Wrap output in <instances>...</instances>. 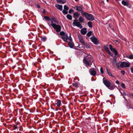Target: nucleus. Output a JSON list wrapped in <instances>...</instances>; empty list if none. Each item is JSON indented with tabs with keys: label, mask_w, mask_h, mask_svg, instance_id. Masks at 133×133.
<instances>
[{
	"label": "nucleus",
	"mask_w": 133,
	"mask_h": 133,
	"mask_svg": "<svg viewBox=\"0 0 133 133\" xmlns=\"http://www.w3.org/2000/svg\"><path fill=\"white\" fill-rule=\"evenodd\" d=\"M103 82L105 86L110 90H113L115 89V85H111V83L108 79L103 78Z\"/></svg>",
	"instance_id": "f257e3e1"
},
{
	"label": "nucleus",
	"mask_w": 133,
	"mask_h": 133,
	"mask_svg": "<svg viewBox=\"0 0 133 133\" xmlns=\"http://www.w3.org/2000/svg\"><path fill=\"white\" fill-rule=\"evenodd\" d=\"M82 16H84L86 19L92 21L94 19V17L92 14L85 12L83 13Z\"/></svg>",
	"instance_id": "f03ea898"
},
{
	"label": "nucleus",
	"mask_w": 133,
	"mask_h": 133,
	"mask_svg": "<svg viewBox=\"0 0 133 133\" xmlns=\"http://www.w3.org/2000/svg\"><path fill=\"white\" fill-rule=\"evenodd\" d=\"M120 67L122 68H127L130 66V63L125 61L120 62Z\"/></svg>",
	"instance_id": "7ed1b4c3"
},
{
	"label": "nucleus",
	"mask_w": 133,
	"mask_h": 133,
	"mask_svg": "<svg viewBox=\"0 0 133 133\" xmlns=\"http://www.w3.org/2000/svg\"><path fill=\"white\" fill-rule=\"evenodd\" d=\"M78 20L77 19H75L74 20V22L72 23V25L74 26H76L79 27L80 28H83L82 25L81 24L80 22L78 21Z\"/></svg>",
	"instance_id": "20e7f679"
},
{
	"label": "nucleus",
	"mask_w": 133,
	"mask_h": 133,
	"mask_svg": "<svg viewBox=\"0 0 133 133\" xmlns=\"http://www.w3.org/2000/svg\"><path fill=\"white\" fill-rule=\"evenodd\" d=\"M82 8L83 7L78 6H76L74 7V9L76 10L80 11L82 15H83V13L85 12L83 10Z\"/></svg>",
	"instance_id": "39448f33"
},
{
	"label": "nucleus",
	"mask_w": 133,
	"mask_h": 133,
	"mask_svg": "<svg viewBox=\"0 0 133 133\" xmlns=\"http://www.w3.org/2000/svg\"><path fill=\"white\" fill-rule=\"evenodd\" d=\"M91 40L94 43V44L96 45H97L99 44V42L97 41V38L96 37L94 36H92L90 38Z\"/></svg>",
	"instance_id": "423d86ee"
},
{
	"label": "nucleus",
	"mask_w": 133,
	"mask_h": 133,
	"mask_svg": "<svg viewBox=\"0 0 133 133\" xmlns=\"http://www.w3.org/2000/svg\"><path fill=\"white\" fill-rule=\"evenodd\" d=\"M64 9L62 11L63 14L64 15H66L68 14L67 11L69 9L68 6L65 5L64 6Z\"/></svg>",
	"instance_id": "0eeeda50"
},
{
	"label": "nucleus",
	"mask_w": 133,
	"mask_h": 133,
	"mask_svg": "<svg viewBox=\"0 0 133 133\" xmlns=\"http://www.w3.org/2000/svg\"><path fill=\"white\" fill-rule=\"evenodd\" d=\"M56 30L57 32H59L61 31V26L59 25L56 24L53 27Z\"/></svg>",
	"instance_id": "6e6552de"
},
{
	"label": "nucleus",
	"mask_w": 133,
	"mask_h": 133,
	"mask_svg": "<svg viewBox=\"0 0 133 133\" xmlns=\"http://www.w3.org/2000/svg\"><path fill=\"white\" fill-rule=\"evenodd\" d=\"M86 59L90 63V65H91L93 61L92 58L91 56L90 55H88L86 57Z\"/></svg>",
	"instance_id": "1a4fd4ad"
},
{
	"label": "nucleus",
	"mask_w": 133,
	"mask_h": 133,
	"mask_svg": "<svg viewBox=\"0 0 133 133\" xmlns=\"http://www.w3.org/2000/svg\"><path fill=\"white\" fill-rule=\"evenodd\" d=\"M95 70L94 68H92L89 70L90 73L91 75L95 76L96 75V71Z\"/></svg>",
	"instance_id": "9d476101"
},
{
	"label": "nucleus",
	"mask_w": 133,
	"mask_h": 133,
	"mask_svg": "<svg viewBox=\"0 0 133 133\" xmlns=\"http://www.w3.org/2000/svg\"><path fill=\"white\" fill-rule=\"evenodd\" d=\"M78 38L79 42H81L83 44L85 42L84 41L81 35H78Z\"/></svg>",
	"instance_id": "9b49d317"
},
{
	"label": "nucleus",
	"mask_w": 133,
	"mask_h": 133,
	"mask_svg": "<svg viewBox=\"0 0 133 133\" xmlns=\"http://www.w3.org/2000/svg\"><path fill=\"white\" fill-rule=\"evenodd\" d=\"M83 63L86 66H89L90 65V63L86 58H84L83 59Z\"/></svg>",
	"instance_id": "f8f14e48"
},
{
	"label": "nucleus",
	"mask_w": 133,
	"mask_h": 133,
	"mask_svg": "<svg viewBox=\"0 0 133 133\" xmlns=\"http://www.w3.org/2000/svg\"><path fill=\"white\" fill-rule=\"evenodd\" d=\"M79 14L78 13V12H76L73 14V16L75 19H77L79 17Z\"/></svg>",
	"instance_id": "ddd939ff"
},
{
	"label": "nucleus",
	"mask_w": 133,
	"mask_h": 133,
	"mask_svg": "<svg viewBox=\"0 0 133 133\" xmlns=\"http://www.w3.org/2000/svg\"><path fill=\"white\" fill-rule=\"evenodd\" d=\"M122 4L124 6H126L129 8L130 6H129V3L127 1H122Z\"/></svg>",
	"instance_id": "4468645a"
},
{
	"label": "nucleus",
	"mask_w": 133,
	"mask_h": 133,
	"mask_svg": "<svg viewBox=\"0 0 133 133\" xmlns=\"http://www.w3.org/2000/svg\"><path fill=\"white\" fill-rule=\"evenodd\" d=\"M81 34L83 35L86 34L87 32V29L86 28H84L81 29Z\"/></svg>",
	"instance_id": "2eb2a0df"
},
{
	"label": "nucleus",
	"mask_w": 133,
	"mask_h": 133,
	"mask_svg": "<svg viewBox=\"0 0 133 133\" xmlns=\"http://www.w3.org/2000/svg\"><path fill=\"white\" fill-rule=\"evenodd\" d=\"M51 21H52L53 22L55 23H58V21L57 20V19L54 17L52 16L51 17V18L50 19Z\"/></svg>",
	"instance_id": "dca6fc26"
},
{
	"label": "nucleus",
	"mask_w": 133,
	"mask_h": 133,
	"mask_svg": "<svg viewBox=\"0 0 133 133\" xmlns=\"http://www.w3.org/2000/svg\"><path fill=\"white\" fill-rule=\"evenodd\" d=\"M55 6L59 10L61 11L62 10L63 6L62 5L57 4V5H56Z\"/></svg>",
	"instance_id": "f3484780"
},
{
	"label": "nucleus",
	"mask_w": 133,
	"mask_h": 133,
	"mask_svg": "<svg viewBox=\"0 0 133 133\" xmlns=\"http://www.w3.org/2000/svg\"><path fill=\"white\" fill-rule=\"evenodd\" d=\"M68 42V45L69 47L71 48H73L74 46V44L73 42Z\"/></svg>",
	"instance_id": "a211bd4d"
},
{
	"label": "nucleus",
	"mask_w": 133,
	"mask_h": 133,
	"mask_svg": "<svg viewBox=\"0 0 133 133\" xmlns=\"http://www.w3.org/2000/svg\"><path fill=\"white\" fill-rule=\"evenodd\" d=\"M57 102L55 103L56 104L57 106L58 107H59L61 104V101L60 100L57 99V101L56 102Z\"/></svg>",
	"instance_id": "6ab92c4d"
},
{
	"label": "nucleus",
	"mask_w": 133,
	"mask_h": 133,
	"mask_svg": "<svg viewBox=\"0 0 133 133\" xmlns=\"http://www.w3.org/2000/svg\"><path fill=\"white\" fill-rule=\"evenodd\" d=\"M85 47L87 49H89L90 48V45L87 43L85 42L83 44Z\"/></svg>",
	"instance_id": "aec40b11"
},
{
	"label": "nucleus",
	"mask_w": 133,
	"mask_h": 133,
	"mask_svg": "<svg viewBox=\"0 0 133 133\" xmlns=\"http://www.w3.org/2000/svg\"><path fill=\"white\" fill-rule=\"evenodd\" d=\"M109 48L110 50L114 52L116 50L115 48H113L112 45L111 44L109 45Z\"/></svg>",
	"instance_id": "412c9836"
},
{
	"label": "nucleus",
	"mask_w": 133,
	"mask_h": 133,
	"mask_svg": "<svg viewBox=\"0 0 133 133\" xmlns=\"http://www.w3.org/2000/svg\"><path fill=\"white\" fill-rule=\"evenodd\" d=\"M67 18L69 20H71L72 19V16L70 14H68L66 16Z\"/></svg>",
	"instance_id": "4be33fe9"
},
{
	"label": "nucleus",
	"mask_w": 133,
	"mask_h": 133,
	"mask_svg": "<svg viewBox=\"0 0 133 133\" xmlns=\"http://www.w3.org/2000/svg\"><path fill=\"white\" fill-rule=\"evenodd\" d=\"M87 24L90 28H91L92 27V23L91 21L88 22Z\"/></svg>",
	"instance_id": "5701e85b"
},
{
	"label": "nucleus",
	"mask_w": 133,
	"mask_h": 133,
	"mask_svg": "<svg viewBox=\"0 0 133 133\" xmlns=\"http://www.w3.org/2000/svg\"><path fill=\"white\" fill-rule=\"evenodd\" d=\"M72 85L73 86H75L76 88H77L79 87V84L77 82H75L74 83H73L72 84Z\"/></svg>",
	"instance_id": "b1692460"
},
{
	"label": "nucleus",
	"mask_w": 133,
	"mask_h": 133,
	"mask_svg": "<svg viewBox=\"0 0 133 133\" xmlns=\"http://www.w3.org/2000/svg\"><path fill=\"white\" fill-rule=\"evenodd\" d=\"M78 21L81 23L83 22L84 19L83 18L82 16H80L78 19Z\"/></svg>",
	"instance_id": "393cba45"
},
{
	"label": "nucleus",
	"mask_w": 133,
	"mask_h": 133,
	"mask_svg": "<svg viewBox=\"0 0 133 133\" xmlns=\"http://www.w3.org/2000/svg\"><path fill=\"white\" fill-rule=\"evenodd\" d=\"M106 70H107V73L110 76H111V77L113 76L112 74H111V72H110V71H109L108 70V69H106Z\"/></svg>",
	"instance_id": "a878e982"
},
{
	"label": "nucleus",
	"mask_w": 133,
	"mask_h": 133,
	"mask_svg": "<svg viewBox=\"0 0 133 133\" xmlns=\"http://www.w3.org/2000/svg\"><path fill=\"white\" fill-rule=\"evenodd\" d=\"M62 38L64 42H68L67 40L66 39V37L65 36H62Z\"/></svg>",
	"instance_id": "bb28decb"
},
{
	"label": "nucleus",
	"mask_w": 133,
	"mask_h": 133,
	"mask_svg": "<svg viewBox=\"0 0 133 133\" xmlns=\"http://www.w3.org/2000/svg\"><path fill=\"white\" fill-rule=\"evenodd\" d=\"M126 57L130 59H133V55H130L128 56H127Z\"/></svg>",
	"instance_id": "cd10ccee"
},
{
	"label": "nucleus",
	"mask_w": 133,
	"mask_h": 133,
	"mask_svg": "<svg viewBox=\"0 0 133 133\" xmlns=\"http://www.w3.org/2000/svg\"><path fill=\"white\" fill-rule=\"evenodd\" d=\"M44 18L45 19L48 21H50V18L48 16H44Z\"/></svg>",
	"instance_id": "c85d7f7f"
},
{
	"label": "nucleus",
	"mask_w": 133,
	"mask_h": 133,
	"mask_svg": "<svg viewBox=\"0 0 133 133\" xmlns=\"http://www.w3.org/2000/svg\"><path fill=\"white\" fill-rule=\"evenodd\" d=\"M115 65L117 66V67L118 68H119L120 67V65L119 66V63L118 62H116L115 63Z\"/></svg>",
	"instance_id": "c756f323"
},
{
	"label": "nucleus",
	"mask_w": 133,
	"mask_h": 133,
	"mask_svg": "<svg viewBox=\"0 0 133 133\" xmlns=\"http://www.w3.org/2000/svg\"><path fill=\"white\" fill-rule=\"evenodd\" d=\"M52 21H51V23L50 24V25L53 28L54 27L55 25H56V24L54 23Z\"/></svg>",
	"instance_id": "7c9ffc66"
},
{
	"label": "nucleus",
	"mask_w": 133,
	"mask_h": 133,
	"mask_svg": "<svg viewBox=\"0 0 133 133\" xmlns=\"http://www.w3.org/2000/svg\"><path fill=\"white\" fill-rule=\"evenodd\" d=\"M92 33V31H90L87 33V35L88 37H89L90 35H91Z\"/></svg>",
	"instance_id": "2f4dec72"
},
{
	"label": "nucleus",
	"mask_w": 133,
	"mask_h": 133,
	"mask_svg": "<svg viewBox=\"0 0 133 133\" xmlns=\"http://www.w3.org/2000/svg\"><path fill=\"white\" fill-rule=\"evenodd\" d=\"M104 48L105 49V50L107 51V52L108 51H109V49L106 46H104Z\"/></svg>",
	"instance_id": "473e14b6"
},
{
	"label": "nucleus",
	"mask_w": 133,
	"mask_h": 133,
	"mask_svg": "<svg viewBox=\"0 0 133 133\" xmlns=\"http://www.w3.org/2000/svg\"><path fill=\"white\" fill-rule=\"evenodd\" d=\"M123 92L121 91H120V93H121L122 95L123 96H126L127 95V94L124 91H123Z\"/></svg>",
	"instance_id": "72a5a7b5"
},
{
	"label": "nucleus",
	"mask_w": 133,
	"mask_h": 133,
	"mask_svg": "<svg viewBox=\"0 0 133 133\" xmlns=\"http://www.w3.org/2000/svg\"><path fill=\"white\" fill-rule=\"evenodd\" d=\"M59 34L61 36H64L65 35V33L63 31H62L60 32Z\"/></svg>",
	"instance_id": "f704fd0d"
},
{
	"label": "nucleus",
	"mask_w": 133,
	"mask_h": 133,
	"mask_svg": "<svg viewBox=\"0 0 133 133\" xmlns=\"http://www.w3.org/2000/svg\"><path fill=\"white\" fill-rule=\"evenodd\" d=\"M46 39V37H41V40L42 41H45Z\"/></svg>",
	"instance_id": "c9c22d12"
},
{
	"label": "nucleus",
	"mask_w": 133,
	"mask_h": 133,
	"mask_svg": "<svg viewBox=\"0 0 133 133\" xmlns=\"http://www.w3.org/2000/svg\"><path fill=\"white\" fill-rule=\"evenodd\" d=\"M121 86L123 88L125 89L126 88L125 84L124 83H122L121 84Z\"/></svg>",
	"instance_id": "e433bc0d"
},
{
	"label": "nucleus",
	"mask_w": 133,
	"mask_h": 133,
	"mask_svg": "<svg viewBox=\"0 0 133 133\" xmlns=\"http://www.w3.org/2000/svg\"><path fill=\"white\" fill-rule=\"evenodd\" d=\"M12 49L13 50L15 51H17L18 50V48L14 47H12Z\"/></svg>",
	"instance_id": "4c0bfd02"
},
{
	"label": "nucleus",
	"mask_w": 133,
	"mask_h": 133,
	"mask_svg": "<svg viewBox=\"0 0 133 133\" xmlns=\"http://www.w3.org/2000/svg\"><path fill=\"white\" fill-rule=\"evenodd\" d=\"M74 10H73L72 9H71L69 10V14H71V13L72 12H74Z\"/></svg>",
	"instance_id": "58836bf2"
},
{
	"label": "nucleus",
	"mask_w": 133,
	"mask_h": 133,
	"mask_svg": "<svg viewBox=\"0 0 133 133\" xmlns=\"http://www.w3.org/2000/svg\"><path fill=\"white\" fill-rule=\"evenodd\" d=\"M71 34L70 33V35L69 36V41H72V38L71 37Z\"/></svg>",
	"instance_id": "ea45409f"
},
{
	"label": "nucleus",
	"mask_w": 133,
	"mask_h": 133,
	"mask_svg": "<svg viewBox=\"0 0 133 133\" xmlns=\"http://www.w3.org/2000/svg\"><path fill=\"white\" fill-rule=\"evenodd\" d=\"M100 71L101 74H103V69L102 67L100 68Z\"/></svg>",
	"instance_id": "a19ab883"
},
{
	"label": "nucleus",
	"mask_w": 133,
	"mask_h": 133,
	"mask_svg": "<svg viewBox=\"0 0 133 133\" xmlns=\"http://www.w3.org/2000/svg\"><path fill=\"white\" fill-rule=\"evenodd\" d=\"M107 52L111 56H113V54L110 51H108Z\"/></svg>",
	"instance_id": "79ce46f5"
},
{
	"label": "nucleus",
	"mask_w": 133,
	"mask_h": 133,
	"mask_svg": "<svg viewBox=\"0 0 133 133\" xmlns=\"http://www.w3.org/2000/svg\"><path fill=\"white\" fill-rule=\"evenodd\" d=\"M13 128H14V129L15 130L17 128L18 126L17 125H14L13 126Z\"/></svg>",
	"instance_id": "37998d69"
},
{
	"label": "nucleus",
	"mask_w": 133,
	"mask_h": 133,
	"mask_svg": "<svg viewBox=\"0 0 133 133\" xmlns=\"http://www.w3.org/2000/svg\"><path fill=\"white\" fill-rule=\"evenodd\" d=\"M66 2V1L65 0H62L61 3V4H64Z\"/></svg>",
	"instance_id": "c03bdc74"
},
{
	"label": "nucleus",
	"mask_w": 133,
	"mask_h": 133,
	"mask_svg": "<svg viewBox=\"0 0 133 133\" xmlns=\"http://www.w3.org/2000/svg\"><path fill=\"white\" fill-rule=\"evenodd\" d=\"M23 110V109H21V110L19 111V112L21 115H22V111Z\"/></svg>",
	"instance_id": "a18cd8bd"
},
{
	"label": "nucleus",
	"mask_w": 133,
	"mask_h": 133,
	"mask_svg": "<svg viewBox=\"0 0 133 133\" xmlns=\"http://www.w3.org/2000/svg\"><path fill=\"white\" fill-rule=\"evenodd\" d=\"M115 54V55L116 56L117 55H118V52L116 50L114 52Z\"/></svg>",
	"instance_id": "49530a36"
},
{
	"label": "nucleus",
	"mask_w": 133,
	"mask_h": 133,
	"mask_svg": "<svg viewBox=\"0 0 133 133\" xmlns=\"http://www.w3.org/2000/svg\"><path fill=\"white\" fill-rule=\"evenodd\" d=\"M121 72L122 74L123 75H124L125 74V72L124 70H122L121 71Z\"/></svg>",
	"instance_id": "de8ad7c7"
},
{
	"label": "nucleus",
	"mask_w": 133,
	"mask_h": 133,
	"mask_svg": "<svg viewBox=\"0 0 133 133\" xmlns=\"http://www.w3.org/2000/svg\"><path fill=\"white\" fill-rule=\"evenodd\" d=\"M130 70H131V72L133 73V67H131L130 69Z\"/></svg>",
	"instance_id": "09e8293b"
},
{
	"label": "nucleus",
	"mask_w": 133,
	"mask_h": 133,
	"mask_svg": "<svg viewBox=\"0 0 133 133\" xmlns=\"http://www.w3.org/2000/svg\"><path fill=\"white\" fill-rule=\"evenodd\" d=\"M113 61L115 62V63L116 62H117L116 59L115 58H114L113 59Z\"/></svg>",
	"instance_id": "8fccbe9b"
},
{
	"label": "nucleus",
	"mask_w": 133,
	"mask_h": 133,
	"mask_svg": "<svg viewBox=\"0 0 133 133\" xmlns=\"http://www.w3.org/2000/svg\"><path fill=\"white\" fill-rule=\"evenodd\" d=\"M43 13H45L46 12V11L45 9H43Z\"/></svg>",
	"instance_id": "3c124183"
},
{
	"label": "nucleus",
	"mask_w": 133,
	"mask_h": 133,
	"mask_svg": "<svg viewBox=\"0 0 133 133\" xmlns=\"http://www.w3.org/2000/svg\"><path fill=\"white\" fill-rule=\"evenodd\" d=\"M115 83L116 84H119V81L118 80H117L116 81Z\"/></svg>",
	"instance_id": "603ef678"
},
{
	"label": "nucleus",
	"mask_w": 133,
	"mask_h": 133,
	"mask_svg": "<svg viewBox=\"0 0 133 133\" xmlns=\"http://www.w3.org/2000/svg\"><path fill=\"white\" fill-rule=\"evenodd\" d=\"M64 36H65V37H67L68 36V35L67 34H66V35L65 34V35H64Z\"/></svg>",
	"instance_id": "864d4df0"
},
{
	"label": "nucleus",
	"mask_w": 133,
	"mask_h": 133,
	"mask_svg": "<svg viewBox=\"0 0 133 133\" xmlns=\"http://www.w3.org/2000/svg\"><path fill=\"white\" fill-rule=\"evenodd\" d=\"M115 63V62H113V61L112 62V65H114V64Z\"/></svg>",
	"instance_id": "5fc2aeb1"
},
{
	"label": "nucleus",
	"mask_w": 133,
	"mask_h": 133,
	"mask_svg": "<svg viewBox=\"0 0 133 133\" xmlns=\"http://www.w3.org/2000/svg\"><path fill=\"white\" fill-rule=\"evenodd\" d=\"M63 110L64 112H66V109H65V110H64V109H63Z\"/></svg>",
	"instance_id": "6e6d98bb"
},
{
	"label": "nucleus",
	"mask_w": 133,
	"mask_h": 133,
	"mask_svg": "<svg viewBox=\"0 0 133 133\" xmlns=\"http://www.w3.org/2000/svg\"><path fill=\"white\" fill-rule=\"evenodd\" d=\"M66 39L67 40L68 39H69V37L68 36L67 37H66Z\"/></svg>",
	"instance_id": "4d7b16f0"
},
{
	"label": "nucleus",
	"mask_w": 133,
	"mask_h": 133,
	"mask_svg": "<svg viewBox=\"0 0 133 133\" xmlns=\"http://www.w3.org/2000/svg\"><path fill=\"white\" fill-rule=\"evenodd\" d=\"M130 95L133 97V93H132L130 94Z\"/></svg>",
	"instance_id": "13d9d810"
},
{
	"label": "nucleus",
	"mask_w": 133,
	"mask_h": 133,
	"mask_svg": "<svg viewBox=\"0 0 133 133\" xmlns=\"http://www.w3.org/2000/svg\"><path fill=\"white\" fill-rule=\"evenodd\" d=\"M63 108H64L65 109V106H63Z\"/></svg>",
	"instance_id": "bf43d9fd"
},
{
	"label": "nucleus",
	"mask_w": 133,
	"mask_h": 133,
	"mask_svg": "<svg viewBox=\"0 0 133 133\" xmlns=\"http://www.w3.org/2000/svg\"><path fill=\"white\" fill-rule=\"evenodd\" d=\"M37 8H40V6H39V5H38L37 6Z\"/></svg>",
	"instance_id": "052dcab7"
},
{
	"label": "nucleus",
	"mask_w": 133,
	"mask_h": 133,
	"mask_svg": "<svg viewBox=\"0 0 133 133\" xmlns=\"http://www.w3.org/2000/svg\"><path fill=\"white\" fill-rule=\"evenodd\" d=\"M16 54H14V55H13V56H14V57H15L16 56Z\"/></svg>",
	"instance_id": "680f3d73"
},
{
	"label": "nucleus",
	"mask_w": 133,
	"mask_h": 133,
	"mask_svg": "<svg viewBox=\"0 0 133 133\" xmlns=\"http://www.w3.org/2000/svg\"><path fill=\"white\" fill-rule=\"evenodd\" d=\"M123 98L125 99H126V98L124 96H123Z\"/></svg>",
	"instance_id": "e2e57ef3"
},
{
	"label": "nucleus",
	"mask_w": 133,
	"mask_h": 133,
	"mask_svg": "<svg viewBox=\"0 0 133 133\" xmlns=\"http://www.w3.org/2000/svg\"><path fill=\"white\" fill-rule=\"evenodd\" d=\"M107 2H108L109 1V0H106Z\"/></svg>",
	"instance_id": "0e129e2a"
},
{
	"label": "nucleus",
	"mask_w": 133,
	"mask_h": 133,
	"mask_svg": "<svg viewBox=\"0 0 133 133\" xmlns=\"http://www.w3.org/2000/svg\"><path fill=\"white\" fill-rule=\"evenodd\" d=\"M75 1H77L78 0H75Z\"/></svg>",
	"instance_id": "69168bd1"
},
{
	"label": "nucleus",
	"mask_w": 133,
	"mask_h": 133,
	"mask_svg": "<svg viewBox=\"0 0 133 133\" xmlns=\"http://www.w3.org/2000/svg\"><path fill=\"white\" fill-rule=\"evenodd\" d=\"M116 42H117V40H116Z\"/></svg>",
	"instance_id": "338daca9"
},
{
	"label": "nucleus",
	"mask_w": 133,
	"mask_h": 133,
	"mask_svg": "<svg viewBox=\"0 0 133 133\" xmlns=\"http://www.w3.org/2000/svg\"><path fill=\"white\" fill-rule=\"evenodd\" d=\"M58 109H59V110H61V109H60V108H59Z\"/></svg>",
	"instance_id": "774afa93"
}]
</instances>
